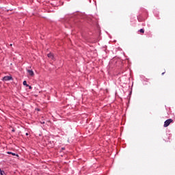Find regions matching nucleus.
<instances>
[{"label": "nucleus", "mask_w": 175, "mask_h": 175, "mask_svg": "<svg viewBox=\"0 0 175 175\" xmlns=\"http://www.w3.org/2000/svg\"><path fill=\"white\" fill-rule=\"evenodd\" d=\"M172 122H173V119L170 118V119H167L164 122V128H167V126H169L170 125V124H172Z\"/></svg>", "instance_id": "7ed1b4c3"}, {"label": "nucleus", "mask_w": 175, "mask_h": 175, "mask_svg": "<svg viewBox=\"0 0 175 175\" xmlns=\"http://www.w3.org/2000/svg\"><path fill=\"white\" fill-rule=\"evenodd\" d=\"M161 75H162V76H163V75H165V72H162V74H161Z\"/></svg>", "instance_id": "2eb2a0df"}, {"label": "nucleus", "mask_w": 175, "mask_h": 175, "mask_svg": "<svg viewBox=\"0 0 175 175\" xmlns=\"http://www.w3.org/2000/svg\"><path fill=\"white\" fill-rule=\"evenodd\" d=\"M138 32H140L141 33H144V29H140Z\"/></svg>", "instance_id": "9d476101"}, {"label": "nucleus", "mask_w": 175, "mask_h": 175, "mask_svg": "<svg viewBox=\"0 0 175 175\" xmlns=\"http://www.w3.org/2000/svg\"><path fill=\"white\" fill-rule=\"evenodd\" d=\"M137 20L139 23H142L143 21H145V20L147 18V12L145 13V15L143 14H139V16H137Z\"/></svg>", "instance_id": "f03ea898"}, {"label": "nucleus", "mask_w": 175, "mask_h": 175, "mask_svg": "<svg viewBox=\"0 0 175 175\" xmlns=\"http://www.w3.org/2000/svg\"><path fill=\"white\" fill-rule=\"evenodd\" d=\"M25 135H26V136H29V133H26Z\"/></svg>", "instance_id": "4468645a"}, {"label": "nucleus", "mask_w": 175, "mask_h": 175, "mask_svg": "<svg viewBox=\"0 0 175 175\" xmlns=\"http://www.w3.org/2000/svg\"><path fill=\"white\" fill-rule=\"evenodd\" d=\"M41 124H44V122H41Z\"/></svg>", "instance_id": "f3484780"}, {"label": "nucleus", "mask_w": 175, "mask_h": 175, "mask_svg": "<svg viewBox=\"0 0 175 175\" xmlns=\"http://www.w3.org/2000/svg\"><path fill=\"white\" fill-rule=\"evenodd\" d=\"M27 87L29 88V90H32V86L29 85V86H27Z\"/></svg>", "instance_id": "9b49d317"}, {"label": "nucleus", "mask_w": 175, "mask_h": 175, "mask_svg": "<svg viewBox=\"0 0 175 175\" xmlns=\"http://www.w3.org/2000/svg\"><path fill=\"white\" fill-rule=\"evenodd\" d=\"M64 150H65V148H64V147H63V148H61V151H64Z\"/></svg>", "instance_id": "f8f14e48"}, {"label": "nucleus", "mask_w": 175, "mask_h": 175, "mask_svg": "<svg viewBox=\"0 0 175 175\" xmlns=\"http://www.w3.org/2000/svg\"><path fill=\"white\" fill-rule=\"evenodd\" d=\"M0 175H5V171L0 168Z\"/></svg>", "instance_id": "6e6552de"}, {"label": "nucleus", "mask_w": 175, "mask_h": 175, "mask_svg": "<svg viewBox=\"0 0 175 175\" xmlns=\"http://www.w3.org/2000/svg\"><path fill=\"white\" fill-rule=\"evenodd\" d=\"M27 72L29 73V76H35V73L33 72V70H27Z\"/></svg>", "instance_id": "423d86ee"}, {"label": "nucleus", "mask_w": 175, "mask_h": 175, "mask_svg": "<svg viewBox=\"0 0 175 175\" xmlns=\"http://www.w3.org/2000/svg\"><path fill=\"white\" fill-rule=\"evenodd\" d=\"M23 85H25V87H29V85L27 83V81H23Z\"/></svg>", "instance_id": "1a4fd4ad"}, {"label": "nucleus", "mask_w": 175, "mask_h": 175, "mask_svg": "<svg viewBox=\"0 0 175 175\" xmlns=\"http://www.w3.org/2000/svg\"><path fill=\"white\" fill-rule=\"evenodd\" d=\"M7 154H10V155H13L14 157H17V158H18V154H16L14 152H7Z\"/></svg>", "instance_id": "39448f33"}, {"label": "nucleus", "mask_w": 175, "mask_h": 175, "mask_svg": "<svg viewBox=\"0 0 175 175\" xmlns=\"http://www.w3.org/2000/svg\"><path fill=\"white\" fill-rule=\"evenodd\" d=\"M12 132H16V129H13L12 130Z\"/></svg>", "instance_id": "ddd939ff"}, {"label": "nucleus", "mask_w": 175, "mask_h": 175, "mask_svg": "<svg viewBox=\"0 0 175 175\" xmlns=\"http://www.w3.org/2000/svg\"><path fill=\"white\" fill-rule=\"evenodd\" d=\"M10 46H13V44H10Z\"/></svg>", "instance_id": "a211bd4d"}, {"label": "nucleus", "mask_w": 175, "mask_h": 175, "mask_svg": "<svg viewBox=\"0 0 175 175\" xmlns=\"http://www.w3.org/2000/svg\"><path fill=\"white\" fill-rule=\"evenodd\" d=\"M72 18L70 19V21H74L72 23H70V25L72 28L75 27H77L79 24L77 23V21L81 18V13L80 12H77L74 14L72 15Z\"/></svg>", "instance_id": "f257e3e1"}, {"label": "nucleus", "mask_w": 175, "mask_h": 175, "mask_svg": "<svg viewBox=\"0 0 175 175\" xmlns=\"http://www.w3.org/2000/svg\"><path fill=\"white\" fill-rule=\"evenodd\" d=\"M9 10L12 11V10H8L7 12H9Z\"/></svg>", "instance_id": "dca6fc26"}, {"label": "nucleus", "mask_w": 175, "mask_h": 175, "mask_svg": "<svg viewBox=\"0 0 175 175\" xmlns=\"http://www.w3.org/2000/svg\"><path fill=\"white\" fill-rule=\"evenodd\" d=\"M47 57H48V58H51V59H54V55H53V53H48Z\"/></svg>", "instance_id": "0eeeda50"}, {"label": "nucleus", "mask_w": 175, "mask_h": 175, "mask_svg": "<svg viewBox=\"0 0 175 175\" xmlns=\"http://www.w3.org/2000/svg\"><path fill=\"white\" fill-rule=\"evenodd\" d=\"M10 80H13V77H12V75L5 76L2 79V81H10Z\"/></svg>", "instance_id": "20e7f679"}]
</instances>
